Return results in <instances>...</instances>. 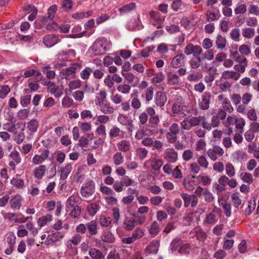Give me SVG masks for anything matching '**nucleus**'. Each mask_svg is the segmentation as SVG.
<instances>
[{
    "label": "nucleus",
    "mask_w": 259,
    "mask_h": 259,
    "mask_svg": "<svg viewBox=\"0 0 259 259\" xmlns=\"http://www.w3.org/2000/svg\"><path fill=\"white\" fill-rule=\"evenodd\" d=\"M139 120L140 124L146 125V131L150 135L158 134L160 118L153 107H147L145 111L140 113Z\"/></svg>",
    "instance_id": "1"
},
{
    "label": "nucleus",
    "mask_w": 259,
    "mask_h": 259,
    "mask_svg": "<svg viewBox=\"0 0 259 259\" xmlns=\"http://www.w3.org/2000/svg\"><path fill=\"white\" fill-rule=\"evenodd\" d=\"M204 119V116H193L190 118L186 117L181 122V125L183 130H190L192 127L199 125L202 119Z\"/></svg>",
    "instance_id": "2"
},
{
    "label": "nucleus",
    "mask_w": 259,
    "mask_h": 259,
    "mask_svg": "<svg viewBox=\"0 0 259 259\" xmlns=\"http://www.w3.org/2000/svg\"><path fill=\"white\" fill-rule=\"evenodd\" d=\"M81 65L78 63H73L67 68L63 69L60 72L62 78H65L66 80H70L75 76L76 71L80 69Z\"/></svg>",
    "instance_id": "3"
},
{
    "label": "nucleus",
    "mask_w": 259,
    "mask_h": 259,
    "mask_svg": "<svg viewBox=\"0 0 259 259\" xmlns=\"http://www.w3.org/2000/svg\"><path fill=\"white\" fill-rule=\"evenodd\" d=\"M95 183L93 181L91 180L85 183L81 187L80 194L83 197L88 198L95 193Z\"/></svg>",
    "instance_id": "4"
},
{
    "label": "nucleus",
    "mask_w": 259,
    "mask_h": 259,
    "mask_svg": "<svg viewBox=\"0 0 259 259\" xmlns=\"http://www.w3.org/2000/svg\"><path fill=\"white\" fill-rule=\"evenodd\" d=\"M181 196L184 200L185 207H188L190 204L192 207H195L198 203V198L195 194L189 195L182 193Z\"/></svg>",
    "instance_id": "5"
},
{
    "label": "nucleus",
    "mask_w": 259,
    "mask_h": 259,
    "mask_svg": "<svg viewBox=\"0 0 259 259\" xmlns=\"http://www.w3.org/2000/svg\"><path fill=\"white\" fill-rule=\"evenodd\" d=\"M87 234L86 237L92 238L96 236L99 232V226L96 220H92L87 223Z\"/></svg>",
    "instance_id": "6"
},
{
    "label": "nucleus",
    "mask_w": 259,
    "mask_h": 259,
    "mask_svg": "<svg viewBox=\"0 0 259 259\" xmlns=\"http://www.w3.org/2000/svg\"><path fill=\"white\" fill-rule=\"evenodd\" d=\"M149 208L146 206L140 207L135 215L137 218V223L139 225L143 224L146 221V218L145 215L149 211Z\"/></svg>",
    "instance_id": "7"
},
{
    "label": "nucleus",
    "mask_w": 259,
    "mask_h": 259,
    "mask_svg": "<svg viewBox=\"0 0 259 259\" xmlns=\"http://www.w3.org/2000/svg\"><path fill=\"white\" fill-rule=\"evenodd\" d=\"M65 235L64 232H55L49 235L47 237L46 243L47 245L52 244L63 239Z\"/></svg>",
    "instance_id": "8"
},
{
    "label": "nucleus",
    "mask_w": 259,
    "mask_h": 259,
    "mask_svg": "<svg viewBox=\"0 0 259 259\" xmlns=\"http://www.w3.org/2000/svg\"><path fill=\"white\" fill-rule=\"evenodd\" d=\"M163 157L167 162L174 163L178 160V153L172 148H167L163 154Z\"/></svg>",
    "instance_id": "9"
},
{
    "label": "nucleus",
    "mask_w": 259,
    "mask_h": 259,
    "mask_svg": "<svg viewBox=\"0 0 259 259\" xmlns=\"http://www.w3.org/2000/svg\"><path fill=\"white\" fill-rule=\"evenodd\" d=\"M91 49L95 56L103 54L105 51V48H103V43L100 39H97Z\"/></svg>",
    "instance_id": "10"
},
{
    "label": "nucleus",
    "mask_w": 259,
    "mask_h": 259,
    "mask_svg": "<svg viewBox=\"0 0 259 259\" xmlns=\"http://www.w3.org/2000/svg\"><path fill=\"white\" fill-rule=\"evenodd\" d=\"M172 111L174 113L184 114V116L191 115V112L187 111V107L183 106L179 103H175L172 105Z\"/></svg>",
    "instance_id": "11"
},
{
    "label": "nucleus",
    "mask_w": 259,
    "mask_h": 259,
    "mask_svg": "<svg viewBox=\"0 0 259 259\" xmlns=\"http://www.w3.org/2000/svg\"><path fill=\"white\" fill-rule=\"evenodd\" d=\"M49 154V150L48 149H45L40 155H34L32 159L33 164L35 165H39L41 164L45 160L48 158Z\"/></svg>",
    "instance_id": "12"
},
{
    "label": "nucleus",
    "mask_w": 259,
    "mask_h": 259,
    "mask_svg": "<svg viewBox=\"0 0 259 259\" xmlns=\"http://www.w3.org/2000/svg\"><path fill=\"white\" fill-rule=\"evenodd\" d=\"M48 91L53 94L56 98H59L63 95V87L62 85H58L52 82L48 86Z\"/></svg>",
    "instance_id": "13"
},
{
    "label": "nucleus",
    "mask_w": 259,
    "mask_h": 259,
    "mask_svg": "<svg viewBox=\"0 0 259 259\" xmlns=\"http://www.w3.org/2000/svg\"><path fill=\"white\" fill-rule=\"evenodd\" d=\"M185 56L183 54L176 56L171 60V66L175 68L184 66L185 64Z\"/></svg>",
    "instance_id": "14"
},
{
    "label": "nucleus",
    "mask_w": 259,
    "mask_h": 259,
    "mask_svg": "<svg viewBox=\"0 0 259 259\" xmlns=\"http://www.w3.org/2000/svg\"><path fill=\"white\" fill-rule=\"evenodd\" d=\"M101 202L99 201L89 203L86 207V210L90 216H94L101 208Z\"/></svg>",
    "instance_id": "15"
},
{
    "label": "nucleus",
    "mask_w": 259,
    "mask_h": 259,
    "mask_svg": "<svg viewBox=\"0 0 259 259\" xmlns=\"http://www.w3.org/2000/svg\"><path fill=\"white\" fill-rule=\"evenodd\" d=\"M211 95L210 93L205 92L201 96V101L199 103L201 109L206 110L209 107Z\"/></svg>",
    "instance_id": "16"
},
{
    "label": "nucleus",
    "mask_w": 259,
    "mask_h": 259,
    "mask_svg": "<svg viewBox=\"0 0 259 259\" xmlns=\"http://www.w3.org/2000/svg\"><path fill=\"white\" fill-rule=\"evenodd\" d=\"M59 40V38L57 35L52 34L45 35L43 41L46 46L51 47L57 44Z\"/></svg>",
    "instance_id": "17"
},
{
    "label": "nucleus",
    "mask_w": 259,
    "mask_h": 259,
    "mask_svg": "<svg viewBox=\"0 0 259 259\" xmlns=\"http://www.w3.org/2000/svg\"><path fill=\"white\" fill-rule=\"evenodd\" d=\"M23 198L19 195L12 197L10 201L11 207L13 210H19L22 206Z\"/></svg>",
    "instance_id": "18"
},
{
    "label": "nucleus",
    "mask_w": 259,
    "mask_h": 259,
    "mask_svg": "<svg viewBox=\"0 0 259 259\" xmlns=\"http://www.w3.org/2000/svg\"><path fill=\"white\" fill-rule=\"evenodd\" d=\"M80 200V197L78 195H73L70 196L66 203V209H69L76 206H78V203Z\"/></svg>",
    "instance_id": "19"
},
{
    "label": "nucleus",
    "mask_w": 259,
    "mask_h": 259,
    "mask_svg": "<svg viewBox=\"0 0 259 259\" xmlns=\"http://www.w3.org/2000/svg\"><path fill=\"white\" fill-rule=\"evenodd\" d=\"M47 166L46 165L40 164L35 167L33 170V176L35 178L41 180L46 175Z\"/></svg>",
    "instance_id": "20"
},
{
    "label": "nucleus",
    "mask_w": 259,
    "mask_h": 259,
    "mask_svg": "<svg viewBox=\"0 0 259 259\" xmlns=\"http://www.w3.org/2000/svg\"><path fill=\"white\" fill-rule=\"evenodd\" d=\"M122 75L125 77L127 82L133 87L137 86L139 82V79L131 72H123L122 71Z\"/></svg>",
    "instance_id": "21"
},
{
    "label": "nucleus",
    "mask_w": 259,
    "mask_h": 259,
    "mask_svg": "<svg viewBox=\"0 0 259 259\" xmlns=\"http://www.w3.org/2000/svg\"><path fill=\"white\" fill-rule=\"evenodd\" d=\"M137 222L133 218L125 217L123 222L122 227L126 231H132L135 227Z\"/></svg>",
    "instance_id": "22"
},
{
    "label": "nucleus",
    "mask_w": 259,
    "mask_h": 259,
    "mask_svg": "<svg viewBox=\"0 0 259 259\" xmlns=\"http://www.w3.org/2000/svg\"><path fill=\"white\" fill-rule=\"evenodd\" d=\"M166 101L167 97L165 93L161 92H158L156 93L155 103L156 106L161 107L164 105Z\"/></svg>",
    "instance_id": "23"
},
{
    "label": "nucleus",
    "mask_w": 259,
    "mask_h": 259,
    "mask_svg": "<svg viewBox=\"0 0 259 259\" xmlns=\"http://www.w3.org/2000/svg\"><path fill=\"white\" fill-rule=\"evenodd\" d=\"M159 242L158 240H153L150 244L147 246L145 250V252L148 254L157 253L158 251Z\"/></svg>",
    "instance_id": "24"
},
{
    "label": "nucleus",
    "mask_w": 259,
    "mask_h": 259,
    "mask_svg": "<svg viewBox=\"0 0 259 259\" xmlns=\"http://www.w3.org/2000/svg\"><path fill=\"white\" fill-rule=\"evenodd\" d=\"M149 233L152 237L156 236L160 231L159 225L156 221H153L147 228Z\"/></svg>",
    "instance_id": "25"
},
{
    "label": "nucleus",
    "mask_w": 259,
    "mask_h": 259,
    "mask_svg": "<svg viewBox=\"0 0 259 259\" xmlns=\"http://www.w3.org/2000/svg\"><path fill=\"white\" fill-rule=\"evenodd\" d=\"M167 82L170 85H178L181 82L179 76L175 73L169 72L167 73Z\"/></svg>",
    "instance_id": "26"
},
{
    "label": "nucleus",
    "mask_w": 259,
    "mask_h": 259,
    "mask_svg": "<svg viewBox=\"0 0 259 259\" xmlns=\"http://www.w3.org/2000/svg\"><path fill=\"white\" fill-rule=\"evenodd\" d=\"M100 238L103 242L108 243H112L115 240L114 235L110 231L104 232Z\"/></svg>",
    "instance_id": "27"
},
{
    "label": "nucleus",
    "mask_w": 259,
    "mask_h": 259,
    "mask_svg": "<svg viewBox=\"0 0 259 259\" xmlns=\"http://www.w3.org/2000/svg\"><path fill=\"white\" fill-rule=\"evenodd\" d=\"M72 170V163H68L62 167L60 170L61 172L60 179L65 180L70 173Z\"/></svg>",
    "instance_id": "28"
},
{
    "label": "nucleus",
    "mask_w": 259,
    "mask_h": 259,
    "mask_svg": "<svg viewBox=\"0 0 259 259\" xmlns=\"http://www.w3.org/2000/svg\"><path fill=\"white\" fill-rule=\"evenodd\" d=\"M89 254L92 259H105L103 253L100 250L95 248L90 249Z\"/></svg>",
    "instance_id": "29"
},
{
    "label": "nucleus",
    "mask_w": 259,
    "mask_h": 259,
    "mask_svg": "<svg viewBox=\"0 0 259 259\" xmlns=\"http://www.w3.org/2000/svg\"><path fill=\"white\" fill-rule=\"evenodd\" d=\"M117 146L119 151L126 152L130 151L131 145L129 141L123 140L119 142Z\"/></svg>",
    "instance_id": "30"
},
{
    "label": "nucleus",
    "mask_w": 259,
    "mask_h": 259,
    "mask_svg": "<svg viewBox=\"0 0 259 259\" xmlns=\"http://www.w3.org/2000/svg\"><path fill=\"white\" fill-rule=\"evenodd\" d=\"M52 221V215L50 214H47L46 215H43L37 220V223L38 226L41 228L46 225L48 223Z\"/></svg>",
    "instance_id": "31"
},
{
    "label": "nucleus",
    "mask_w": 259,
    "mask_h": 259,
    "mask_svg": "<svg viewBox=\"0 0 259 259\" xmlns=\"http://www.w3.org/2000/svg\"><path fill=\"white\" fill-rule=\"evenodd\" d=\"M118 121L123 125H127L130 127H133V120L124 115L120 114L117 117Z\"/></svg>",
    "instance_id": "32"
},
{
    "label": "nucleus",
    "mask_w": 259,
    "mask_h": 259,
    "mask_svg": "<svg viewBox=\"0 0 259 259\" xmlns=\"http://www.w3.org/2000/svg\"><path fill=\"white\" fill-rule=\"evenodd\" d=\"M215 42L218 49L223 50L226 47L227 40L225 37L219 34L217 35Z\"/></svg>",
    "instance_id": "33"
},
{
    "label": "nucleus",
    "mask_w": 259,
    "mask_h": 259,
    "mask_svg": "<svg viewBox=\"0 0 259 259\" xmlns=\"http://www.w3.org/2000/svg\"><path fill=\"white\" fill-rule=\"evenodd\" d=\"M136 8V4L135 3H131L127 5H125L122 6L121 8H119L118 10L121 13V14H126L132 10H134Z\"/></svg>",
    "instance_id": "34"
},
{
    "label": "nucleus",
    "mask_w": 259,
    "mask_h": 259,
    "mask_svg": "<svg viewBox=\"0 0 259 259\" xmlns=\"http://www.w3.org/2000/svg\"><path fill=\"white\" fill-rule=\"evenodd\" d=\"M100 110L105 114H111L114 112V108L106 101L100 108Z\"/></svg>",
    "instance_id": "35"
},
{
    "label": "nucleus",
    "mask_w": 259,
    "mask_h": 259,
    "mask_svg": "<svg viewBox=\"0 0 259 259\" xmlns=\"http://www.w3.org/2000/svg\"><path fill=\"white\" fill-rule=\"evenodd\" d=\"M186 7L187 4L180 0H174L171 5L172 9L175 12L183 10Z\"/></svg>",
    "instance_id": "36"
},
{
    "label": "nucleus",
    "mask_w": 259,
    "mask_h": 259,
    "mask_svg": "<svg viewBox=\"0 0 259 259\" xmlns=\"http://www.w3.org/2000/svg\"><path fill=\"white\" fill-rule=\"evenodd\" d=\"M240 76V74L236 71L227 70L223 72V77L225 79L232 78L234 80H238Z\"/></svg>",
    "instance_id": "37"
},
{
    "label": "nucleus",
    "mask_w": 259,
    "mask_h": 259,
    "mask_svg": "<svg viewBox=\"0 0 259 259\" xmlns=\"http://www.w3.org/2000/svg\"><path fill=\"white\" fill-rule=\"evenodd\" d=\"M183 243V241L180 238L176 237L171 242L169 248L172 252H174L176 251L179 247L180 248Z\"/></svg>",
    "instance_id": "38"
},
{
    "label": "nucleus",
    "mask_w": 259,
    "mask_h": 259,
    "mask_svg": "<svg viewBox=\"0 0 259 259\" xmlns=\"http://www.w3.org/2000/svg\"><path fill=\"white\" fill-rule=\"evenodd\" d=\"M99 224L102 227L110 228L112 227V220L109 217L103 215L100 218Z\"/></svg>",
    "instance_id": "39"
},
{
    "label": "nucleus",
    "mask_w": 259,
    "mask_h": 259,
    "mask_svg": "<svg viewBox=\"0 0 259 259\" xmlns=\"http://www.w3.org/2000/svg\"><path fill=\"white\" fill-rule=\"evenodd\" d=\"M195 177L193 176L192 177H187L184 179L183 184L185 188L189 191L194 190V186L192 184V183L193 182V179Z\"/></svg>",
    "instance_id": "40"
},
{
    "label": "nucleus",
    "mask_w": 259,
    "mask_h": 259,
    "mask_svg": "<svg viewBox=\"0 0 259 259\" xmlns=\"http://www.w3.org/2000/svg\"><path fill=\"white\" fill-rule=\"evenodd\" d=\"M151 18L153 19V25L157 26V28H159L161 27V23L162 22L161 19H159V13L154 11H151L150 13Z\"/></svg>",
    "instance_id": "41"
},
{
    "label": "nucleus",
    "mask_w": 259,
    "mask_h": 259,
    "mask_svg": "<svg viewBox=\"0 0 259 259\" xmlns=\"http://www.w3.org/2000/svg\"><path fill=\"white\" fill-rule=\"evenodd\" d=\"M10 183L17 189H23L25 186L24 180L20 178H13L11 180Z\"/></svg>",
    "instance_id": "42"
},
{
    "label": "nucleus",
    "mask_w": 259,
    "mask_h": 259,
    "mask_svg": "<svg viewBox=\"0 0 259 259\" xmlns=\"http://www.w3.org/2000/svg\"><path fill=\"white\" fill-rule=\"evenodd\" d=\"M66 211L69 212V215L72 218H77L80 215L81 209L80 206H76L69 209H66Z\"/></svg>",
    "instance_id": "43"
},
{
    "label": "nucleus",
    "mask_w": 259,
    "mask_h": 259,
    "mask_svg": "<svg viewBox=\"0 0 259 259\" xmlns=\"http://www.w3.org/2000/svg\"><path fill=\"white\" fill-rule=\"evenodd\" d=\"M122 134V131L117 126L114 125L110 130L109 135L110 138H116L120 136Z\"/></svg>",
    "instance_id": "44"
},
{
    "label": "nucleus",
    "mask_w": 259,
    "mask_h": 259,
    "mask_svg": "<svg viewBox=\"0 0 259 259\" xmlns=\"http://www.w3.org/2000/svg\"><path fill=\"white\" fill-rule=\"evenodd\" d=\"M38 126L39 122L35 119H31L27 123V128L32 133H34L37 131Z\"/></svg>",
    "instance_id": "45"
},
{
    "label": "nucleus",
    "mask_w": 259,
    "mask_h": 259,
    "mask_svg": "<svg viewBox=\"0 0 259 259\" xmlns=\"http://www.w3.org/2000/svg\"><path fill=\"white\" fill-rule=\"evenodd\" d=\"M24 131V127L22 129L20 133L15 134L14 141L17 144H21L25 141L26 136Z\"/></svg>",
    "instance_id": "46"
},
{
    "label": "nucleus",
    "mask_w": 259,
    "mask_h": 259,
    "mask_svg": "<svg viewBox=\"0 0 259 259\" xmlns=\"http://www.w3.org/2000/svg\"><path fill=\"white\" fill-rule=\"evenodd\" d=\"M238 192L233 193L231 195V200L233 206L238 208L242 203V200L240 198Z\"/></svg>",
    "instance_id": "47"
},
{
    "label": "nucleus",
    "mask_w": 259,
    "mask_h": 259,
    "mask_svg": "<svg viewBox=\"0 0 259 259\" xmlns=\"http://www.w3.org/2000/svg\"><path fill=\"white\" fill-rule=\"evenodd\" d=\"M220 203V206H222L224 209V211L225 215L227 217H230L231 214V205L230 203H227L226 201L222 202Z\"/></svg>",
    "instance_id": "48"
},
{
    "label": "nucleus",
    "mask_w": 259,
    "mask_h": 259,
    "mask_svg": "<svg viewBox=\"0 0 259 259\" xmlns=\"http://www.w3.org/2000/svg\"><path fill=\"white\" fill-rule=\"evenodd\" d=\"M144 235V231L140 227H137L132 232V236L135 240L142 238Z\"/></svg>",
    "instance_id": "49"
},
{
    "label": "nucleus",
    "mask_w": 259,
    "mask_h": 259,
    "mask_svg": "<svg viewBox=\"0 0 259 259\" xmlns=\"http://www.w3.org/2000/svg\"><path fill=\"white\" fill-rule=\"evenodd\" d=\"M113 160L114 164L116 166L121 164L124 161V157L122 156L121 153L118 152L115 153L113 156Z\"/></svg>",
    "instance_id": "50"
},
{
    "label": "nucleus",
    "mask_w": 259,
    "mask_h": 259,
    "mask_svg": "<svg viewBox=\"0 0 259 259\" xmlns=\"http://www.w3.org/2000/svg\"><path fill=\"white\" fill-rule=\"evenodd\" d=\"M202 77V74L198 72H193L187 76V80L189 81H198Z\"/></svg>",
    "instance_id": "51"
},
{
    "label": "nucleus",
    "mask_w": 259,
    "mask_h": 259,
    "mask_svg": "<svg viewBox=\"0 0 259 259\" xmlns=\"http://www.w3.org/2000/svg\"><path fill=\"white\" fill-rule=\"evenodd\" d=\"M121 182L123 186L128 187L129 186H135L137 183L134 180L130 178L128 176H125L121 179Z\"/></svg>",
    "instance_id": "52"
},
{
    "label": "nucleus",
    "mask_w": 259,
    "mask_h": 259,
    "mask_svg": "<svg viewBox=\"0 0 259 259\" xmlns=\"http://www.w3.org/2000/svg\"><path fill=\"white\" fill-rule=\"evenodd\" d=\"M9 156L12 160L15 162L16 164H19L21 162L22 159L19 152L17 150L12 151Z\"/></svg>",
    "instance_id": "53"
},
{
    "label": "nucleus",
    "mask_w": 259,
    "mask_h": 259,
    "mask_svg": "<svg viewBox=\"0 0 259 259\" xmlns=\"http://www.w3.org/2000/svg\"><path fill=\"white\" fill-rule=\"evenodd\" d=\"M21 215L19 213H15L13 212L6 213L4 217L5 219L8 220L10 222H14L15 223L18 222V216Z\"/></svg>",
    "instance_id": "54"
},
{
    "label": "nucleus",
    "mask_w": 259,
    "mask_h": 259,
    "mask_svg": "<svg viewBox=\"0 0 259 259\" xmlns=\"http://www.w3.org/2000/svg\"><path fill=\"white\" fill-rule=\"evenodd\" d=\"M131 87L127 84H120L117 87V90L123 94H128L131 91Z\"/></svg>",
    "instance_id": "55"
},
{
    "label": "nucleus",
    "mask_w": 259,
    "mask_h": 259,
    "mask_svg": "<svg viewBox=\"0 0 259 259\" xmlns=\"http://www.w3.org/2000/svg\"><path fill=\"white\" fill-rule=\"evenodd\" d=\"M255 31L253 28L248 27L242 30V35L247 38H251L254 35Z\"/></svg>",
    "instance_id": "56"
},
{
    "label": "nucleus",
    "mask_w": 259,
    "mask_h": 259,
    "mask_svg": "<svg viewBox=\"0 0 259 259\" xmlns=\"http://www.w3.org/2000/svg\"><path fill=\"white\" fill-rule=\"evenodd\" d=\"M247 11V6L245 4H237L234 10L235 14H243Z\"/></svg>",
    "instance_id": "57"
},
{
    "label": "nucleus",
    "mask_w": 259,
    "mask_h": 259,
    "mask_svg": "<svg viewBox=\"0 0 259 259\" xmlns=\"http://www.w3.org/2000/svg\"><path fill=\"white\" fill-rule=\"evenodd\" d=\"M138 94L136 91V96L132 98L131 102V106L135 109H139L142 106V103L138 98Z\"/></svg>",
    "instance_id": "58"
},
{
    "label": "nucleus",
    "mask_w": 259,
    "mask_h": 259,
    "mask_svg": "<svg viewBox=\"0 0 259 259\" xmlns=\"http://www.w3.org/2000/svg\"><path fill=\"white\" fill-rule=\"evenodd\" d=\"M239 176L241 180L244 182L251 184L253 182L252 175L250 173L241 172Z\"/></svg>",
    "instance_id": "59"
},
{
    "label": "nucleus",
    "mask_w": 259,
    "mask_h": 259,
    "mask_svg": "<svg viewBox=\"0 0 259 259\" xmlns=\"http://www.w3.org/2000/svg\"><path fill=\"white\" fill-rule=\"evenodd\" d=\"M226 173L230 178L233 177L235 175V169L234 166L231 163H228L226 165Z\"/></svg>",
    "instance_id": "60"
},
{
    "label": "nucleus",
    "mask_w": 259,
    "mask_h": 259,
    "mask_svg": "<svg viewBox=\"0 0 259 259\" xmlns=\"http://www.w3.org/2000/svg\"><path fill=\"white\" fill-rule=\"evenodd\" d=\"M93 71V68L87 67L80 72V76L83 79H87L89 78L90 74Z\"/></svg>",
    "instance_id": "61"
},
{
    "label": "nucleus",
    "mask_w": 259,
    "mask_h": 259,
    "mask_svg": "<svg viewBox=\"0 0 259 259\" xmlns=\"http://www.w3.org/2000/svg\"><path fill=\"white\" fill-rule=\"evenodd\" d=\"M190 251V246L188 243L182 244L178 250L180 254H189Z\"/></svg>",
    "instance_id": "62"
},
{
    "label": "nucleus",
    "mask_w": 259,
    "mask_h": 259,
    "mask_svg": "<svg viewBox=\"0 0 259 259\" xmlns=\"http://www.w3.org/2000/svg\"><path fill=\"white\" fill-rule=\"evenodd\" d=\"M222 105L224 111H227L229 113L233 112L234 110L233 107L231 105L230 101L227 98L224 100Z\"/></svg>",
    "instance_id": "63"
},
{
    "label": "nucleus",
    "mask_w": 259,
    "mask_h": 259,
    "mask_svg": "<svg viewBox=\"0 0 259 259\" xmlns=\"http://www.w3.org/2000/svg\"><path fill=\"white\" fill-rule=\"evenodd\" d=\"M256 203L254 200L249 201L248 203L247 208L245 210L244 213L246 215H250L252 211L255 209Z\"/></svg>",
    "instance_id": "64"
}]
</instances>
